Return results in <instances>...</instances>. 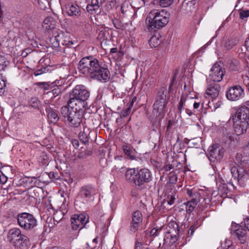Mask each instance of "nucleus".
I'll list each match as a JSON object with an SVG mask.
<instances>
[{"instance_id":"nucleus-32","label":"nucleus","mask_w":249,"mask_h":249,"mask_svg":"<svg viewBox=\"0 0 249 249\" xmlns=\"http://www.w3.org/2000/svg\"><path fill=\"white\" fill-rule=\"evenodd\" d=\"M29 105L35 109H39L41 107L42 104L37 98L33 97L29 100Z\"/></svg>"},{"instance_id":"nucleus-57","label":"nucleus","mask_w":249,"mask_h":249,"mask_svg":"<svg viewBox=\"0 0 249 249\" xmlns=\"http://www.w3.org/2000/svg\"><path fill=\"white\" fill-rule=\"evenodd\" d=\"M244 225L249 231V218L246 217L244 219Z\"/></svg>"},{"instance_id":"nucleus-11","label":"nucleus","mask_w":249,"mask_h":249,"mask_svg":"<svg viewBox=\"0 0 249 249\" xmlns=\"http://www.w3.org/2000/svg\"><path fill=\"white\" fill-rule=\"evenodd\" d=\"M224 68L218 62L215 63L211 69L209 77L213 82H219L222 80L225 74Z\"/></svg>"},{"instance_id":"nucleus-53","label":"nucleus","mask_w":249,"mask_h":249,"mask_svg":"<svg viewBox=\"0 0 249 249\" xmlns=\"http://www.w3.org/2000/svg\"><path fill=\"white\" fill-rule=\"evenodd\" d=\"M175 199H176V198H175V196H169L166 198L167 202L168 204H169L170 205H171L173 204H174Z\"/></svg>"},{"instance_id":"nucleus-54","label":"nucleus","mask_w":249,"mask_h":249,"mask_svg":"<svg viewBox=\"0 0 249 249\" xmlns=\"http://www.w3.org/2000/svg\"><path fill=\"white\" fill-rule=\"evenodd\" d=\"M7 180V177L5 176L2 171H0V181L1 183L4 184Z\"/></svg>"},{"instance_id":"nucleus-48","label":"nucleus","mask_w":249,"mask_h":249,"mask_svg":"<svg viewBox=\"0 0 249 249\" xmlns=\"http://www.w3.org/2000/svg\"><path fill=\"white\" fill-rule=\"evenodd\" d=\"M200 197L201 196L200 194L196 190L194 194V196H192V199L191 200L197 204V203L200 201Z\"/></svg>"},{"instance_id":"nucleus-40","label":"nucleus","mask_w":249,"mask_h":249,"mask_svg":"<svg viewBox=\"0 0 249 249\" xmlns=\"http://www.w3.org/2000/svg\"><path fill=\"white\" fill-rule=\"evenodd\" d=\"M229 67L232 71H238L240 69L239 61L236 59L231 60Z\"/></svg>"},{"instance_id":"nucleus-14","label":"nucleus","mask_w":249,"mask_h":249,"mask_svg":"<svg viewBox=\"0 0 249 249\" xmlns=\"http://www.w3.org/2000/svg\"><path fill=\"white\" fill-rule=\"evenodd\" d=\"M231 119L238 121H242L244 123L249 124V108L245 106L239 107L235 113L233 115Z\"/></svg>"},{"instance_id":"nucleus-55","label":"nucleus","mask_w":249,"mask_h":249,"mask_svg":"<svg viewBox=\"0 0 249 249\" xmlns=\"http://www.w3.org/2000/svg\"><path fill=\"white\" fill-rule=\"evenodd\" d=\"M222 244L225 245V247L227 246L228 248H231L232 245V242L230 239H226L224 243Z\"/></svg>"},{"instance_id":"nucleus-7","label":"nucleus","mask_w":249,"mask_h":249,"mask_svg":"<svg viewBox=\"0 0 249 249\" xmlns=\"http://www.w3.org/2000/svg\"><path fill=\"white\" fill-rule=\"evenodd\" d=\"M179 232V230L178 224L175 221L170 222L167 228L164 240L165 241L169 240L170 243L172 244L175 243L178 240ZM175 248L176 246L172 245L169 247V249L167 248V249H175Z\"/></svg>"},{"instance_id":"nucleus-27","label":"nucleus","mask_w":249,"mask_h":249,"mask_svg":"<svg viewBox=\"0 0 249 249\" xmlns=\"http://www.w3.org/2000/svg\"><path fill=\"white\" fill-rule=\"evenodd\" d=\"M235 163L242 167L248 164L249 160L247 156H243L240 153H237L235 156Z\"/></svg>"},{"instance_id":"nucleus-42","label":"nucleus","mask_w":249,"mask_h":249,"mask_svg":"<svg viewBox=\"0 0 249 249\" xmlns=\"http://www.w3.org/2000/svg\"><path fill=\"white\" fill-rule=\"evenodd\" d=\"M186 98L184 97V95H182L180 97V99L178 107V113L181 115L182 113V110L183 108V107L185 105V103L186 101Z\"/></svg>"},{"instance_id":"nucleus-13","label":"nucleus","mask_w":249,"mask_h":249,"mask_svg":"<svg viewBox=\"0 0 249 249\" xmlns=\"http://www.w3.org/2000/svg\"><path fill=\"white\" fill-rule=\"evenodd\" d=\"M89 92L86 88L81 85L76 86L70 92V95L73 98L82 99L86 101L89 97Z\"/></svg>"},{"instance_id":"nucleus-60","label":"nucleus","mask_w":249,"mask_h":249,"mask_svg":"<svg viewBox=\"0 0 249 249\" xmlns=\"http://www.w3.org/2000/svg\"><path fill=\"white\" fill-rule=\"evenodd\" d=\"M243 82L247 86L249 87V77L248 76H246L244 78Z\"/></svg>"},{"instance_id":"nucleus-12","label":"nucleus","mask_w":249,"mask_h":249,"mask_svg":"<svg viewBox=\"0 0 249 249\" xmlns=\"http://www.w3.org/2000/svg\"><path fill=\"white\" fill-rule=\"evenodd\" d=\"M88 220L89 217L84 214H74L71 219V228L73 230H80L85 227Z\"/></svg>"},{"instance_id":"nucleus-44","label":"nucleus","mask_w":249,"mask_h":249,"mask_svg":"<svg viewBox=\"0 0 249 249\" xmlns=\"http://www.w3.org/2000/svg\"><path fill=\"white\" fill-rule=\"evenodd\" d=\"M79 139L80 141L85 144H87L89 143V139L87 134L84 132H81L79 134Z\"/></svg>"},{"instance_id":"nucleus-9","label":"nucleus","mask_w":249,"mask_h":249,"mask_svg":"<svg viewBox=\"0 0 249 249\" xmlns=\"http://www.w3.org/2000/svg\"><path fill=\"white\" fill-rule=\"evenodd\" d=\"M209 159L212 161H220L224 157L225 150L218 143H215L209 147Z\"/></svg>"},{"instance_id":"nucleus-49","label":"nucleus","mask_w":249,"mask_h":249,"mask_svg":"<svg viewBox=\"0 0 249 249\" xmlns=\"http://www.w3.org/2000/svg\"><path fill=\"white\" fill-rule=\"evenodd\" d=\"M240 18L243 19L249 17V10H240L239 13Z\"/></svg>"},{"instance_id":"nucleus-62","label":"nucleus","mask_w":249,"mask_h":249,"mask_svg":"<svg viewBox=\"0 0 249 249\" xmlns=\"http://www.w3.org/2000/svg\"><path fill=\"white\" fill-rule=\"evenodd\" d=\"M185 113L187 114L188 116H191L193 114V111L188 108L185 109Z\"/></svg>"},{"instance_id":"nucleus-63","label":"nucleus","mask_w":249,"mask_h":249,"mask_svg":"<svg viewBox=\"0 0 249 249\" xmlns=\"http://www.w3.org/2000/svg\"><path fill=\"white\" fill-rule=\"evenodd\" d=\"M200 106V103L199 102H194L193 104V107L195 109H197Z\"/></svg>"},{"instance_id":"nucleus-1","label":"nucleus","mask_w":249,"mask_h":249,"mask_svg":"<svg viewBox=\"0 0 249 249\" xmlns=\"http://www.w3.org/2000/svg\"><path fill=\"white\" fill-rule=\"evenodd\" d=\"M80 72L91 79L107 82L110 79V72L105 65L100 64L99 61L89 56L82 58L79 62Z\"/></svg>"},{"instance_id":"nucleus-30","label":"nucleus","mask_w":249,"mask_h":249,"mask_svg":"<svg viewBox=\"0 0 249 249\" xmlns=\"http://www.w3.org/2000/svg\"><path fill=\"white\" fill-rule=\"evenodd\" d=\"M238 43L239 39L237 37L231 38L225 41L224 47L227 50H229Z\"/></svg>"},{"instance_id":"nucleus-2","label":"nucleus","mask_w":249,"mask_h":249,"mask_svg":"<svg viewBox=\"0 0 249 249\" xmlns=\"http://www.w3.org/2000/svg\"><path fill=\"white\" fill-rule=\"evenodd\" d=\"M125 178L130 184L142 188L144 184L152 180L153 176L151 172L146 168H134L126 170Z\"/></svg>"},{"instance_id":"nucleus-6","label":"nucleus","mask_w":249,"mask_h":249,"mask_svg":"<svg viewBox=\"0 0 249 249\" xmlns=\"http://www.w3.org/2000/svg\"><path fill=\"white\" fill-rule=\"evenodd\" d=\"M19 226L26 231L34 229L37 225V222L35 216L28 213L19 214L17 217Z\"/></svg>"},{"instance_id":"nucleus-10","label":"nucleus","mask_w":249,"mask_h":249,"mask_svg":"<svg viewBox=\"0 0 249 249\" xmlns=\"http://www.w3.org/2000/svg\"><path fill=\"white\" fill-rule=\"evenodd\" d=\"M244 95V90L238 85L229 88L226 92L227 99L231 101H237L242 98Z\"/></svg>"},{"instance_id":"nucleus-33","label":"nucleus","mask_w":249,"mask_h":249,"mask_svg":"<svg viewBox=\"0 0 249 249\" xmlns=\"http://www.w3.org/2000/svg\"><path fill=\"white\" fill-rule=\"evenodd\" d=\"M207 105L213 111L220 107L222 105V102L219 101H216L214 99H213L211 101H209Z\"/></svg>"},{"instance_id":"nucleus-36","label":"nucleus","mask_w":249,"mask_h":249,"mask_svg":"<svg viewBox=\"0 0 249 249\" xmlns=\"http://www.w3.org/2000/svg\"><path fill=\"white\" fill-rule=\"evenodd\" d=\"M161 42V39L156 36H152L149 41V45L152 48L157 47Z\"/></svg>"},{"instance_id":"nucleus-56","label":"nucleus","mask_w":249,"mask_h":249,"mask_svg":"<svg viewBox=\"0 0 249 249\" xmlns=\"http://www.w3.org/2000/svg\"><path fill=\"white\" fill-rule=\"evenodd\" d=\"M135 249H149V248L144 247L143 245H142V244L138 242L137 243L135 244Z\"/></svg>"},{"instance_id":"nucleus-29","label":"nucleus","mask_w":249,"mask_h":249,"mask_svg":"<svg viewBox=\"0 0 249 249\" xmlns=\"http://www.w3.org/2000/svg\"><path fill=\"white\" fill-rule=\"evenodd\" d=\"M194 5V2L193 1L184 0L182 3L181 9L186 13L191 12L195 9Z\"/></svg>"},{"instance_id":"nucleus-16","label":"nucleus","mask_w":249,"mask_h":249,"mask_svg":"<svg viewBox=\"0 0 249 249\" xmlns=\"http://www.w3.org/2000/svg\"><path fill=\"white\" fill-rule=\"evenodd\" d=\"M142 221V213L139 211L134 212L132 215V221L130 224L129 231L131 233L135 232L139 229Z\"/></svg>"},{"instance_id":"nucleus-15","label":"nucleus","mask_w":249,"mask_h":249,"mask_svg":"<svg viewBox=\"0 0 249 249\" xmlns=\"http://www.w3.org/2000/svg\"><path fill=\"white\" fill-rule=\"evenodd\" d=\"M86 101L78 98H73L69 95V100L68 101V105L70 109L85 112V107Z\"/></svg>"},{"instance_id":"nucleus-34","label":"nucleus","mask_w":249,"mask_h":249,"mask_svg":"<svg viewBox=\"0 0 249 249\" xmlns=\"http://www.w3.org/2000/svg\"><path fill=\"white\" fill-rule=\"evenodd\" d=\"M9 63L5 56L0 54V71H4L8 67Z\"/></svg>"},{"instance_id":"nucleus-23","label":"nucleus","mask_w":249,"mask_h":249,"mask_svg":"<svg viewBox=\"0 0 249 249\" xmlns=\"http://www.w3.org/2000/svg\"><path fill=\"white\" fill-rule=\"evenodd\" d=\"M56 20L51 17H48L42 23V28L47 31L53 30L56 27Z\"/></svg>"},{"instance_id":"nucleus-17","label":"nucleus","mask_w":249,"mask_h":249,"mask_svg":"<svg viewBox=\"0 0 249 249\" xmlns=\"http://www.w3.org/2000/svg\"><path fill=\"white\" fill-rule=\"evenodd\" d=\"M220 89V86L217 83L213 82L209 84L206 90V97L215 99L219 94Z\"/></svg>"},{"instance_id":"nucleus-51","label":"nucleus","mask_w":249,"mask_h":249,"mask_svg":"<svg viewBox=\"0 0 249 249\" xmlns=\"http://www.w3.org/2000/svg\"><path fill=\"white\" fill-rule=\"evenodd\" d=\"M158 229H157L156 228H153V229H152L151 230V231L150 232H149V235H149V238L150 239V238H152V237L157 236L158 235Z\"/></svg>"},{"instance_id":"nucleus-41","label":"nucleus","mask_w":249,"mask_h":249,"mask_svg":"<svg viewBox=\"0 0 249 249\" xmlns=\"http://www.w3.org/2000/svg\"><path fill=\"white\" fill-rule=\"evenodd\" d=\"M197 203H196L195 202L192 201V200L188 201L186 203V212L188 213H192L194 208L196 206Z\"/></svg>"},{"instance_id":"nucleus-45","label":"nucleus","mask_w":249,"mask_h":249,"mask_svg":"<svg viewBox=\"0 0 249 249\" xmlns=\"http://www.w3.org/2000/svg\"><path fill=\"white\" fill-rule=\"evenodd\" d=\"M49 71V67L46 66L43 67L40 69H37L34 72V75L35 76H38L41 74L45 73Z\"/></svg>"},{"instance_id":"nucleus-43","label":"nucleus","mask_w":249,"mask_h":249,"mask_svg":"<svg viewBox=\"0 0 249 249\" xmlns=\"http://www.w3.org/2000/svg\"><path fill=\"white\" fill-rule=\"evenodd\" d=\"M62 44L69 48H74L75 47L73 45L76 44V42L72 41L70 38H66L63 40Z\"/></svg>"},{"instance_id":"nucleus-8","label":"nucleus","mask_w":249,"mask_h":249,"mask_svg":"<svg viewBox=\"0 0 249 249\" xmlns=\"http://www.w3.org/2000/svg\"><path fill=\"white\" fill-rule=\"evenodd\" d=\"M97 193V190L93 185H85L80 188L77 197L84 203H88L94 199V196Z\"/></svg>"},{"instance_id":"nucleus-58","label":"nucleus","mask_w":249,"mask_h":249,"mask_svg":"<svg viewBox=\"0 0 249 249\" xmlns=\"http://www.w3.org/2000/svg\"><path fill=\"white\" fill-rule=\"evenodd\" d=\"M72 143L73 146L75 148H77L79 147V141L77 140L74 139L72 141Z\"/></svg>"},{"instance_id":"nucleus-18","label":"nucleus","mask_w":249,"mask_h":249,"mask_svg":"<svg viewBox=\"0 0 249 249\" xmlns=\"http://www.w3.org/2000/svg\"><path fill=\"white\" fill-rule=\"evenodd\" d=\"M149 231L147 230L142 231L140 230L136 234L135 244L139 242L141 244L146 246L150 244L153 240L152 238H149Z\"/></svg>"},{"instance_id":"nucleus-4","label":"nucleus","mask_w":249,"mask_h":249,"mask_svg":"<svg viewBox=\"0 0 249 249\" xmlns=\"http://www.w3.org/2000/svg\"><path fill=\"white\" fill-rule=\"evenodd\" d=\"M61 114L65 119L71 124V125L74 127H78L84 116V112L70 109L66 106L61 108Z\"/></svg>"},{"instance_id":"nucleus-26","label":"nucleus","mask_w":249,"mask_h":249,"mask_svg":"<svg viewBox=\"0 0 249 249\" xmlns=\"http://www.w3.org/2000/svg\"><path fill=\"white\" fill-rule=\"evenodd\" d=\"M167 91L164 88H161L158 92L156 101H159L160 103L167 104L168 101L166 99Z\"/></svg>"},{"instance_id":"nucleus-22","label":"nucleus","mask_w":249,"mask_h":249,"mask_svg":"<svg viewBox=\"0 0 249 249\" xmlns=\"http://www.w3.org/2000/svg\"><path fill=\"white\" fill-rule=\"evenodd\" d=\"M236 228H237L235 230V233L237 238L241 244L245 243L248 239L246 230L238 225L236 226Z\"/></svg>"},{"instance_id":"nucleus-37","label":"nucleus","mask_w":249,"mask_h":249,"mask_svg":"<svg viewBox=\"0 0 249 249\" xmlns=\"http://www.w3.org/2000/svg\"><path fill=\"white\" fill-rule=\"evenodd\" d=\"M144 4V0H131L130 5L134 9H140Z\"/></svg>"},{"instance_id":"nucleus-46","label":"nucleus","mask_w":249,"mask_h":249,"mask_svg":"<svg viewBox=\"0 0 249 249\" xmlns=\"http://www.w3.org/2000/svg\"><path fill=\"white\" fill-rule=\"evenodd\" d=\"M132 107H130L129 105H128V107L124 109L121 113V117L124 118L127 116L129 114Z\"/></svg>"},{"instance_id":"nucleus-5","label":"nucleus","mask_w":249,"mask_h":249,"mask_svg":"<svg viewBox=\"0 0 249 249\" xmlns=\"http://www.w3.org/2000/svg\"><path fill=\"white\" fill-rule=\"evenodd\" d=\"M7 238L8 241L15 247L22 246L23 244H27L29 242L28 237L21 234V231L18 228L10 229Z\"/></svg>"},{"instance_id":"nucleus-39","label":"nucleus","mask_w":249,"mask_h":249,"mask_svg":"<svg viewBox=\"0 0 249 249\" xmlns=\"http://www.w3.org/2000/svg\"><path fill=\"white\" fill-rule=\"evenodd\" d=\"M6 79L3 77L2 74L0 73V95L5 92Z\"/></svg>"},{"instance_id":"nucleus-47","label":"nucleus","mask_w":249,"mask_h":249,"mask_svg":"<svg viewBox=\"0 0 249 249\" xmlns=\"http://www.w3.org/2000/svg\"><path fill=\"white\" fill-rule=\"evenodd\" d=\"M173 0H159V4L162 7H166L169 6Z\"/></svg>"},{"instance_id":"nucleus-20","label":"nucleus","mask_w":249,"mask_h":249,"mask_svg":"<svg viewBox=\"0 0 249 249\" xmlns=\"http://www.w3.org/2000/svg\"><path fill=\"white\" fill-rule=\"evenodd\" d=\"M234 132L237 135H241L247 131L249 124L244 123L242 121L232 120Z\"/></svg>"},{"instance_id":"nucleus-31","label":"nucleus","mask_w":249,"mask_h":249,"mask_svg":"<svg viewBox=\"0 0 249 249\" xmlns=\"http://www.w3.org/2000/svg\"><path fill=\"white\" fill-rule=\"evenodd\" d=\"M123 150L126 155L130 160H135L136 158L135 152L132 150L129 145H124L122 146Z\"/></svg>"},{"instance_id":"nucleus-35","label":"nucleus","mask_w":249,"mask_h":249,"mask_svg":"<svg viewBox=\"0 0 249 249\" xmlns=\"http://www.w3.org/2000/svg\"><path fill=\"white\" fill-rule=\"evenodd\" d=\"M60 36L59 35L53 36L50 38V42L53 47L57 48L60 45Z\"/></svg>"},{"instance_id":"nucleus-38","label":"nucleus","mask_w":249,"mask_h":249,"mask_svg":"<svg viewBox=\"0 0 249 249\" xmlns=\"http://www.w3.org/2000/svg\"><path fill=\"white\" fill-rule=\"evenodd\" d=\"M109 36V33L107 31L103 30H101L98 34V38L101 41H107Z\"/></svg>"},{"instance_id":"nucleus-3","label":"nucleus","mask_w":249,"mask_h":249,"mask_svg":"<svg viewBox=\"0 0 249 249\" xmlns=\"http://www.w3.org/2000/svg\"><path fill=\"white\" fill-rule=\"evenodd\" d=\"M170 14L165 10L154 9L148 14L146 21L149 23V29L155 30L162 28L169 21Z\"/></svg>"},{"instance_id":"nucleus-28","label":"nucleus","mask_w":249,"mask_h":249,"mask_svg":"<svg viewBox=\"0 0 249 249\" xmlns=\"http://www.w3.org/2000/svg\"><path fill=\"white\" fill-rule=\"evenodd\" d=\"M248 178V176L242 168H240L238 174L234 178L237 180L240 185H244L245 181Z\"/></svg>"},{"instance_id":"nucleus-25","label":"nucleus","mask_w":249,"mask_h":249,"mask_svg":"<svg viewBox=\"0 0 249 249\" xmlns=\"http://www.w3.org/2000/svg\"><path fill=\"white\" fill-rule=\"evenodd\" d=\"M167 104L160 103L159 101H155L153 105V113L156 116H160L165 113L166 111Z\"/></svg>"},{"instance_id":"nucleus-61","label":"nucleus","mask_w":249,"mask_h":249,"mask_svg":"<svg viewBox=\"0 0 249 249\" xmlns=\"http://www.w3.org/2000/svg\"><path fill=\"white\" fill-rule=\"evenodd\" d=\"M245 46L246 48V50L248 51H249V37L247 38H246L245 41Z\"/></svg>"},{"instance_id":"nucleus-50","label":"nucleus","mask_w":249,"mask_h":249,"mask_svg":"<svg viewBox=\"0 0 249 249\" xmlns=\"http://www.w3.org/2000/svg\"><path fill=\"white\" fill-rule=\"evenodd\" d=\"M239 170V169L237 168L236 166H233V167H231V174H232V176L234 178V179L235 178L237 175L238 174Z\"/></svg>"},{"instance_id":"nucleus-52","label":"nucleus","mask_w":249,"mask_h":249,"mask_svg":"<svg viewBox=\"0 0 249 249\" xmlns=\"http://www.w3.org/2000/svg\"><path fill=\"white\" fill-rule=\"evenodd\" d=\"M178 177L176 174H173L169 177V182L171 184H175L177 181Z\"/></svg>"},{"instance_id":"nucleus-64","label":"nucleus","mask_w":249,"mask_h":249,"mask_svg":"<svg viewBox=\"0 0 249 249\" xmlns=\"http://www.w3.org/2000/svg\"><path fill=\"white\" fill-rule=\"evenodd\" d=\"M136 100V97H134L132 100H131V101L129 103L128 105L130 106V107H133V104H134V103L135 102Z\"/></svg>"},{"instance_id":"nucleus-24","label":"nucleus","mask_w":249,"mask_h":249,"mask_svg":"<svg viewBox=\"0 0 249 249\" xmlns=\"http://www.w3.org/2000/svg\"><path fill=\"white\" fill-rule=\"evenodd\" d=\"M46 111L49 122L53 124H56L59 121V118L55 110L48 106L46 107Z\"/></svg>"},{"instance_id":"nucleus-19","label":"nucleus","mask_w":249,"mask_h":249,"mask_svg":"<svg viewBox=\"0 0 249 249\" xmlns=\"http://www.w3.org/2000/svg\"><path fill=\"white\" fill-rule=\"evenodd\" d=\"M66 13L70 16L78 17L80 16L81 10L80 7L75 3L69 2L66 4Z\"/></svg>"},{"instance_id":"nucleus-59","label":"nucleus","mask_w":249,"mask_h":249,"mask_svg":"<svg viewBox=\"0 0 249 249\" xmlns=\"http://www.w3.org/2000/svg\"><path fill=\"white\" fill-rule=\"evenodd\" d=\"M196 190L194 189H188L187 190V194L191 197H192L194 196V194Z\"/></svg>"},{"instance_id":"nucleus-21","label":"nucleus","mask_w":249,"mask_h":249,"mask_svg":"<svg viewBox=\"0 0 249 249\" xmlns=\"http://www.w3.org/2000/svg\"><path fill=\"white\" fill-rule=\"evenodd\" d=\"M104 2V0H91V3L87 6V11L92 14L100 13Z\"/></svg>"}]
</instances>
